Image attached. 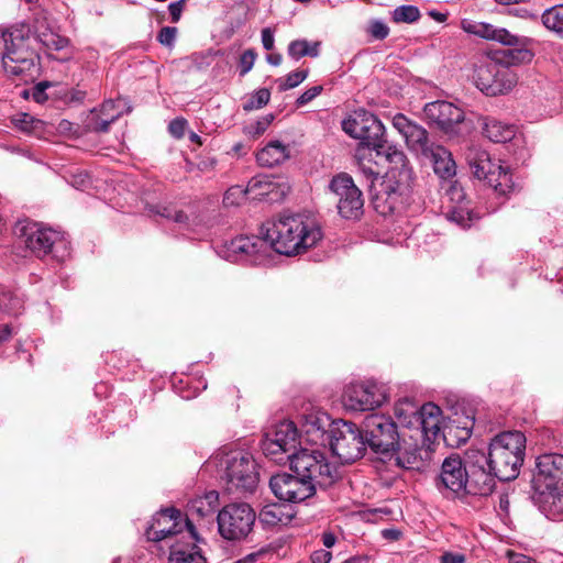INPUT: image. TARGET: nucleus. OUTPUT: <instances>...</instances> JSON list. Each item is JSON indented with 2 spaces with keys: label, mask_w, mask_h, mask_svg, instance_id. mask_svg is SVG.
I'll use <instances>...</instances> for the list:
<instances>
[{
  "label": "nucleus",
  "mask_w": 563,
  "mask_h": 563,
  "mask_svg": "<svg viewBox=\"0 0 563 563\" xmlns=\"http://www.w3.org/2000/svg\"><path fill=\"white\" fill-rule=\"evenodd\" d=\"M321 43L313 42L310 43L307 40H295L288 45V55L298 60L303 56L317 57L319 56V48Z\"/></svg>",
  "instance_id": "obj_33"
},
{
  "label": "nucleus",
  "mask_w": 563,
  "mask_h": 563,
  "mask_svg": "<svg viewBox=\"0 0 563 563\" xmlns=\"http://www.w3.org/2000/svg\"><path fill=\"white\" fill-rule=\"evenodd\" d=\"M369 32L373 37H375L377 40H384L388 36L389 29L385 23H383L380 21H374L371 24Z\"/></svg>",
  "instance_id": "obj_51"
},
{
  "label": "nucleus",
  "mask_w": 563,
  "mask_h": 563,
  "mask_svg": "<svg viewBox=\"0 0 563 563\" xmlns=\"http://www.w3.org/2000/svg\"><path fill=\"white\" fill-rule=\"evenodd\" d=\"M224 477L229 493H253L258 484L256 463L251 454L243 451H232L225 455Z\"/></svg>",
  "instance_id": "obj_8"
},
{
  "label": "nucleus",
  "mask_w": 563,
  "mask_h": 563,
  "mask_svg": "<svg viewBox=\"0 0 563 563\" xmlns=\"http://www.w3.org/2000/svg\"><path fill=\"white\" fill-rule=\"evenodd\" d=\"M219 495L216 490H210L203 496L191 499L187 505V512L184 519L200 520L213 515L218 507Z\"/></svg>",
  "instance_id": "obj_28"
},
{
  "label": "nucleus",
  "mask_w": 563,
  "mask_h": 563,
  "mask_svg": "<svg viewBox=\"0 0 563 563\" xmlns=\"http://www.w3.org/2000/svg\"><path fill=\"white\" fill-rule=\"evenodd\" d=\"M356 157L358 159L360 170L366 176V178L372 179L378 176L377 172H375L371 166H367L364 163L365 152H363V148H357Z\"/></svg>",
  "instance_id": "obj_50"
},
{
  "label": "nucleus",
  "mask_w": 563,
  "mask_h": 563,
  "mask_svg": "<svg viewBox=\"0 0 563 563\" xmlns=\"http://www.w3.org/2000/svg\"><path fill=\"white\" fill-rule=\"evenodd\" d=\"M177 35V29L174 26H164L157 34V41L159 44L172 47L175 43Z\"/></svg>",
  "instance_id": "obj_47"
},
{
  "label": "nucleus",
  "mask_w": 563,
  "mask_h": 563,
  "mask_svg": "<svg viewBox=\"0 0 563 563\" xmlns=\"http://www.w3.org/2000/svg\"><path fill=\"white\" fill-rule=\"evenodd\" d=\"M269 487L279 500L288 503H301L316 494L311 482L297 474L277 473L271 477Z\"/></svg>",
  "instance_id": "obj_20"
},
{
  "label": "nucleus",
  "mask_w": 563,
  "mask_h": 563,
  "mask_svg": "<svg viewBox=\"0 0 563 563\" xmlns=\"http://www.w3.org/2000/svg\"><path fill=\"white\" fill-rule=\"evenodd\" d=\"M468 470L459 455L446 457L441 467L437 486L440 490L445 489L453 495H461L467 484Z\"/></svg>",
  "instance_id": "obj_22"
},
{
  "label": "nucleus",
  "mask_w": 563,
  "mask_h": 563,
  "mask_svg": "<svg viewBox=\"0 0 563 563\" xmlns=\"http://www.w3.org/2000/svg\"><path fill=\"white\" fill-rule=\"evenodd\" d=\"M483 134L494 143H506L511 141L517 132L514 124L501 122L495 118L483 119Z\"/></svg>",
  "instance_id": "obj_30"
},
{
  "label": "nucleus",
  "mask_w": 563,
  "mask_h": 563,
  "mask_svg": "<svg viewBox=\"0 0 563 563\" xmlns=\"http://www.w3.org/2000/svg\"><path fill=\"white\" fill-rule=\"evenodd\" d=\"M260 521L266 526H276L284 521L283 507L278 504L266 505L258 515Z\"/></svg>",
  "instance_id": "obj_37"
},
{
  "label": "nucleus",
  "mask_w": 563,
  "mask_h": 563,
  "mask_svg": "<svg viewBox=\"0 0 563 563\" xmlns=\"http://www.w3.org/2000/svg\"><path fill=\"white\" fill-rule=\"evenodd\" d=\"M12 37V33H8L5 30L0 27V48L4 47V51L7 49V46L10 45Z\"/></svg>",
  "instance_id": "obj_63"
},
{
  "label": "nucleus",
  "mask_w": 563,
  "mask_h": 563,
  "mask_svg": "<svg viewBox=\"0 0 563 563\" xmlns=\"http://www.w3.org/2000/svg\"><path fill=\"white\" fill-rule=\"evenodd\" d=\"M393 125L404 136L408 147L422 156L435 145L429 140V133L423 126L402 113L393 118Z\"/></svg>",
  "instance_id": "obj_23"
},
{
  "label": "nucleus",
  "mask_w": 563,
  "mask_h": 563,
  "mask_svg": "<svg viewBox=\"0 0 563 563\" xmlns=\"http://www.w3.org/2000/svg\"><path fill=\"white\" fill-rule=\"evenodd\" d=\"M441 413L440 407L435 404H424L420 407L417 420L409 421V428L416 429L427 441H431L440 432Z\"/></svg>",
  "instance_id": "obj_24"
},
{
  "label": "nucleus",
  "mask_w": 563,
  "mask_h": 563,
  "mask_svg": "<svg viewBox=\"0 0 563 563\" xmlns=\"http://www.w3.org/2000/svg\"><path fill=\"white\" fill-rule=\"evenodd\" d=\"M423 112L430 124L448 134L455 132V126L464 121L463 110L449 101L429 102Z\"/></svg>",
  "instance_id": "obj_21"
},
{
  "label": "nucleus",
  "mask_w": 563,
  "mask_h": 563,
  "mask_svg": "<svg viewBox=\"0 0 563 563\" xmlns=\"http://www.w3.org/2000/svg\"><path fill=\"white\" fill-rule=\"evenodd\" d=\"M517 40H519L518 43L505 44L509 48L500 49L496 53V63L510 68L511 66L529 64L533 59L534 53L529 47L532 44V40L518 35Z\"/></svg>",
  "instance_id": "obj_25"
},
{
  "label": "nucleus",
  "mask_w": 563,
  "mask_h": 563,
  "mask_svg": "<svg viewBox=\"0 0 563 563\" xmlns=\"http://www.w3.org/2000/svg\"><path fill=\"white\" fill-rule=\"evenodd\" d=\"M330 448L342 463H354L366 452L367 443L363 429L351 421L335 422L330 431Z\"/></svg>",
  "instance_id": "obj_9"
},
{
  "label": "nucleus",
  "mask_w": 563,
  "mask_h": 563,
  "mask_svg": "<svg viewBox=\"0 0 563 563\" xmlns=\"http://www.w3.org/2000/svg\"><path fill=\"white\" fill-rule=\"evenodd\" d=\"M466 159L473 175L486 181L498 196L507 197L514 191L512 175L499 162H494L486 151L471 148Z\"/></svg>",
  "instance_id": "obj_7"
},
{
  "label": "nucleus",
  "mask_w": 563,
  "mask_h": 563,
  "mask_svg": "<svg viewBox=\"0 0 563 563\" xmlns=\"http://www.w3.org/2000/svg\"><path fill=\"white\" fill-rule=\"evenodd\" d=\"M541 20L549 31L563 38V4H556L547 9L542 13Z\"/></svg>",
  "instance_id": "obj_32"
},
{
  "label": "nucleus",
  "mask_w": 563,
  "mask_h": 563,
  "mask_svg": "<svg viewBox=\"0 0 563 563\" xmlns=\"http://www.w3.org/2000/svg\"><path fill=\"white\" fill-rule=\"evenodd\" d=\"M186 125L187 121L185 119L177 118L170 121L168 130L172 135H174L177 139H180L185 134Z\"/></svg>",
  "instance_id": "obj_52"
},
{
  "label": "nucleus",
  "mask_w": 563,
  "mask_h": 563,
  "mask_svg": "<svg viewBox=\"0 0 563 563\" xmlns=\"http://www.w3.org/2000/svg\"><path fill=\"white\" fill-rule=\"evenodd\" d=\"M262 43L266 51H272L274 47V34L269 27L262 30Z\"/></svg>",
  "instance_id": "obj_57"
},
{
  "label": "nucleus",
  "mask_w": 563,
  "mask_h": 563,
  "mask_svg": "<svg viewBox=\"0 0 563 563\" xmlns=\"http://www.w3.org/2000/svg\"><path fill=\"white\" fill-rule=\"evenodd\" d=\"M384 462L400 470L421 472L429 466L433 451L430 445H420L417 442L402 439L401 442L398 441Z\"/></svg>",
  "instance_id": "obj_17"
},
{
  "label": "nucleus",
  "mask_w": 563,
  "mask_h": 563,
  "mask_svg": "<svg viewBox=\"0 0 563 563\" xmlns=\"http://www.w3.org/2000/svg\"><path fill=\"white\" fill-rule=\"evenodd\" d=\"M257 54L254 49H246L240 57V75L245 76L254 65Z\"/></svg>",
  "instance_id": "obj_46"
},
{
  "label": "nucleus",
  "mask_w": 563,
  "mask_h": 563,
  "mask_svg": "<svg viewBox=\"0 0 563 563\" xmlns=\"http://www.w3.org/2000/svg\"><path fill=\"white\" fill-rule=\"evenodd\" d=\"M364 434L367 445L384 461L400 440L397 424L390 417L373 413L364 420Z\"/></svg>",
  "instance_id": "obj_14"
},
{
  "label": "nucleus",
  "mask_w": 563,
  "mask_h": 563,
  "mask_svg": "<svg viewBox=\"0 0 563 563\" xmlns=\"http://www.w3.org/2000/svg\"><path fill=\"white\" fill-rule=\"evenodd\" d=\"M38 40L47 48L55 51H62L68 45V40L66 37L59 36L55 33H41L38 34Z\"/></svg>",
  "instance_id": "obj_44"
},
{
  "label": "nucleus",
  "mask_w": 563,
  "mask_h": 563,
  "mask_svg": "<svg viewBox=\"0 0 563 563\" xmlns=\"http://www.w3.org/2000/svg\"><path fill=\"white\" fill-rule=\"evenodd\" d=\"M462 29L470 34H474L485 40L496 41L500 44L518 43L517 35L510 33L503 27H496L493 24L485 22H475L463 20Z\"/></svg>",
  "instance_id": "obj_26"
},
{
  "label": "nucleus",
  "mask_w": 563,
  "mask_h": 563,
  "mask_svg": "<svg viewBox=\"0 0 563 563\" xmlns=\"http://www.w3.org/2000/svg\"><path fill=\"white\" fill-rule=\"evenodd\" d=\"M265 122H262L261 120L256 121L254 124H251L245 128V131L249 135L252 137H257L262 135L266 131Z\"/></svg>",
  "instance_id": "obj_55"
},
{
  "label": "nucleus",
  "mask_w": 563,
  "mask_h": 563,
  "mask_svg": "<svg viewBox=\"0 0 563 563\" xmlns=\"http://www.w3.org/2000/svg\"><path fill=\"white\" fill-rule=\"evenodd\" d=\"M271 99V92L267 88H261L255 91L251 98L243 104L245 111L261 109L268 103Z\"/></svg>",
  "instance_id": "obj_39"
},
{
  "label": "nucleus",
  "mask_w": 563,
  "mask_h": 563,
  "mask_svg": "<svg viewBox=\"0 0 563 563\" xmlns=\"http://www.w3.org/2000/svg\"><path fill=\"white\" fill-rule=\"evenodd\" d=\"M52 84L49 81H41L36 84L32 88V98L37 103H43L47 100L46 89L49 88Z\"/></svg>",
  "instance_id": "obj_48"
},
{
  "label": "nucleus",
  "mask_w": 563,
  "mask_h": 563,
  "mask_svg": "<svg viewBox=\"0 0 563 563\" xmlns=\"http://www.w3.org/2000/svg\"><path fill=\"white\" fill-rule=\"evenodd\" d=\"M184 4H185V0H178L176 2H172L168 5L170 18L174 23L179 21Z\"/></svg>",
  "instance_id": "obj_54"
},
{
  "label": "nucleus",
  "mask_w": 563,
  "mask_h": 563,
  "mask_svg": "<svg viewBox=\"0 0 563 563\" xmlns=\"http://www.w3.org/2000/svg\"><path fill=\"white\" fill-rule=\"evenodd\" d=\"M298 431L294 422L283 421L266 432L261 440L263 454L277 464H284L297 454Z\"/></svg>",
  "instance_id": "obj_11"
},
{
  "label": "nucleus",
  "mask_w": 563,
  "mask_h": 563,
  "mask_svg": "<svg viewBox=\"0 0 563 563\" xmlns=\"http://www.w3.org/2000/svg\"><path fill=\"white\" fill-rule=\"evenodd\" d=\"M332 558L331 552L327 550H318L311 554L312 563H329Z\"/></svg>",
  "instance_id": "obj_58"
},
{
  "label": "nucleus",
  "mask_w": 563,
  "mask_h": 563,
  "mask_svg": "<svg viewBox=\"0 0 563 563\" xmlns=\"http://www.w3.org/2000/svg\"><path fill=\"white\" fill-rule=\"evenodd\" d=\"M246 189H243L241 186H233L225 191L223 205L225 207L240 206L246 200Z\"/></svg>",
  "instance_id": "obj_40"
},
{
  "label": "nucleus",
  "mask_w": 563,
  "mask_h": 563,
  "mask_svg": "<svg viewBox=\"0 0 563 563\" xmlns=\"http://www.w3.org/2000/svg\"><path fill=\"white\" fill-rule=\"evenodd\" d=\"M2 67L8 76L20 79L33 78L38 71V56L27 47L22 37L11 38L2 55Z\"/></svg>",
  "instance_id": "obj_16"
},
{
  "label": "nucleus",
  "mask_w": 563,
  "mask_h": 563,
  "mask_svg": "<svg viewBox=\"0 0 563 563\" xmlns=\"http://www.w3.org/2000/svg\"><path fill=\"white\" fill-rule=\"evenodd\" d=\"M266 60L273 66H279L282 64L283 57L278 53L268 54L266 56Z\"/></svg>",
  "instance_id": "obj_64"
},
{
  "label": "nucleus",
  "mask_w": 563,
  "mask_h": 563,
  "mask_svg": "<svg viewBox=\"0 0 563 563\" xmlns=\"http://www.w3.org/2000/svg\"><path fill=\"white\" fill-rule=\"evenodd\" d=\"M309 75L308 69L289 73L284 79H279V90L286 91L299 86Z\"/></svg>",
  "instance_id": "obj_41"
},
{
  "label": "nucleus",
  "mask_w": 563,
  "mask_h": 563,
  "mask_svg": "<svg viewBox=\"0 0 563 563\" xmlns=\"http://www.w3.org/2000/svg\"><path fill=\"white\" fill-rule=\"evenodd\" d=\"M219 533L229 541H241L252 532L256 514L246 503H232L219 511Z\"/></svg>",
  "instance_id": "obj_12"
},
{
  "label": "nucleus",
  "mask_w": 563,
  "mask_h": 563,
  "mask_svg": "<svg viewBox=\"0 0 563 563\" xmlns=\"http://www.w3.org/2000/svg\"><path fill=\"white\" fill-rule=\"evenodd\" d=\"M507 556L509 559V563H536L533 559L510 550L507 552Z\"/></svg>",
  "instance_id": "obj_59"
},
{
  "label": "nucleus",
  "mask_w": 563,
  "mask_h": 563,
  "mask_svg": "<svg viewBox=\"0 0 563 563\" xmlns=\"http://www.w3.org/2000/svg\"><path fill=\"white\" fill-rule=\"evenodd\" d=\"M13 124L21 131L31 133L42 123L29 113H19L12 119Z\"/></svg>",
  "instance_id": "obj_42"
},
{
  "label": "nucleus",
  "mask_w": 563,
  "mask_h": 563,
  "mask_svg": "<svg viewBox=\"0 0 563 563\" xmlns=\"http://www.w3.org/2000/svg\"><path fill=\"white\" fill-rule=\"evenodd\" d=\"M516 84L517 76L511 68L496 62L481 66L476 73V85L487 96L507 93Z\"/></svg>",
  "instance_id": "obj_19"
},
{
  "label": "nucleus",
  "mask_w": 563,
  "mask_h": 563,
  "mask_svg": "<svg viewBox=\"0 0 563 563\" xmlns=\"http://www.w3.org/2000/svg\"><path fill=\"white\" fill-rule=\"evenodd\" d=\"M57 131L62 134L73 133L74 124L68 120H60L57 124Z\"/></svg>",
  "instance_id": "obj_61"
},
{
  "label": "nucleus",
  "mask_w": 563,
  "mask_h": 563,
  "mask_svg": "<svg viewBox=\"0 0 563 563\" xmlns=\"http://www.w3.org/2000/svg\"><path fill=\"white\" fill-rule=\"evenodd\" d=\"M423 157L429 158L433 164V170L443 179L455 176L456 165L452 154L442 145L435 144Z\"/></svg>",
  "instance_id": "obj_29"
},
{
  "label": "nucleus",
  "mask_w": 563,
  "mask_h": 563,
  "mask_svg": "<svg viewBox=\"0 0 563 563\" xmlns=\"http://www.w3.org/2000/svg\"><path fill=\"white\" fill-rule=\"evenodd\" d=\"M146 210L175 223L186 224L188 222V216L183 210H175L170 206L147 205Z\"/></svg>",
  "instance_id": "obj_34"
},
{
  "label": "nucleus",
  "mask_w": 563,
  "mask_h": 563,
  "mask_svg": "<svg viewBox=\"0 0 563 563\" xmlns=\"http://www.w3.org/2000/svg\"><path fill=\"white\" fill-rule=\"evenodd\" d=\"M117 108H118L117 101L107 100L101 104V107L99 109V114L104 115V117H108L110 114H115L117 112H120Z\"/></svg>",
  "instance_id": "obj_56"
},
{
  "label": "nucleus",
  "mask_w": 563,
  "mask_h": 563,
  "mask_svg": "<svg viewBox=\"0 0 563 563\" xmlns=\"http://www.w3.org/2000/svg\"><path fill=\"white\" fill-rule=\"evenodd\" d=\"M289 157V150L279 141H272L256 154V161L261 166L273 167Z\"/></svg>",
  "instance_id": "obj_31"
},
{
  "label": "nucleus",
  "mask_w": 563,
  "mask_h": 563,
  "mask_svg": "<svg viewBox=\"0 0 563 563\" xmlns=\"http://www.w3.org/2000/svg\"><path fill=\"white\" fill-rule=\"evenodd\" d=\"M23 309V301L9 289L0 290V310L7 314L16 316Z\"/></svg>",
  "instance_id": "obj_35"
},
{
  "label": "nucleus",
  "mask_w": 563,
  "mask_h": 563,
  "mask_svg": "<svg viewBox=\"0 0 563 563\" xmlns=\"http://www.w3.org/2000/svg\"><path fill=\"white\" fill-rule=\"evenodd\" d=\"M145 536L147 541H166L168 545L177 540H198V532L190 519H184L180 510L168 507L157 511L148 523Z\"/></svg>",
  "instance_id": "obj_5"
},
{
  "label": "nucleus",
  "mask_w": 563,
  "mask_h": 563,
  "mask_svg": "<svg viewBox=\"0 0 563 563\" xmlns=\"http://www.w3.org/2000/svg\"><path fill=\"white\" fill-rule=\"evenodd\" d=\"M289 465L295 474L311 482L314 492L317 487L325 488L341 477L339 467L329 462L327 454L320 450L300 449L292 455Z\"/></svg>",
  "instance_id": "obj_4"
},
{
  "label": "nucleus",
  "mask_w": 563,
  "mask_h": 563,
  "mask_svg": "<svg viewBox=\"0 0 563 563\" xmlns=\"http://www.w3.org/2000/svg\"><path fill=\"white\" fill-rule=\"evenodd\" d=\"M420 407L409 399L400 400L395 406V415L400 423L409 428L410 420H417Z\"/></svg>",
  "instance_id": "obj_36"
},
{
  "label": "nucleus",
  "mask_w": 563,
  "mask_h": 563,
  "mask_svg": "<svg viewBox=\"0 0 563 563\" xmlns=\"http://www.w3.org/2000/svg\"><path fill=\"white\" fill-rule=\"evenodd\" d=\"M420 19V11L416 5H399L393 11V21L396 23H413Z\"/></svg>",
  "instance_id": "obj_38"
},
{
  "label": "nucleus",
  "mask_w": 563,
  "mask_h": 563,
  "mask_svg": "<svg viewBox=\"0 0 563 563\" xmlns=\"http://www.w3.org/2000/svg\"><path fill=\"white\" fill-rule=\"evenodd\" d=\"M534 489L542 496L543 503H562L559 489L563 487V454L545 453L537 457L536 474L533 476Z\"/></svg>",
  "instance_id": "obj_10"
},
{
  "label": "nucleus",
  "mask_w": 563,
  "mask_h": 563,
  "mask_svg": "<svg viewBox=\"0 0 563 563\" xmlns=\"http://www.w3.org/2000/svg\"><path fill=\"white\" fill-rule=\"evenodd\" d=\"M388 400V388L374 379L350 383L342 394V404L351 411H367Z\"/></svg>",
  "instance_id": "obj_13"
},
{
  "label": "nucleus",
  "mask_w": 563,
  "mask_h": 563,
  "mask_svg": "<svg viewBox=\"0 0 563 563\" xmlns=\"http://www.w3.org/2000/svg\"><path fill=\"white\" fill-rule=\"evenodd\" d=\"M18 231L24 245L37 257L51 254L53 258L63 261L69 254L68 241L58 231L36 222H25Z\"/></svg>",
  "instance_id": "obj_6"
},
{
  "label": "nucleus",
  "mask_w": 563,
  "mask_h": 563,
  "mask_svg": "<svg viewBox=\"0 0 563 563\" xmlns=\"http://www.w3.org/2000/svg\"><path fill=\"white\" fill-rule=\"evenodd\" d=\"M322 90H323L322 86H313V87L307 89L303 93H301L297 98V100H296L297 107H302V106L307 104L308 102L313 100L317 96H319Z\"/></svg>",
  "instance_id": "obj_49"
},
{
  "label": "nucleus",
  "mask_w": 563,
  "mask_h": 563,
  "mask_svg": "<svg viewBox=\"0 0 563 563\" xmlns=\"http://www.w3.org/2000/svg\"><path fill=\"white\" fill-rule=\"evenodd\" d=\"M120 115L121 112H117L115 114H110L108 117L99 114L91 123L92 131L98 133L108 132L111 123L118 120Z\"/></svg>",
  "instance_id": "obj_45"
},
{
  "label": "nucleus",
  "mask_w": 563,
  "mask_h": 563,
  "mask_svg": "<svg viewBox=\"0 0 563 563\" xmlns=\"http://www.w3.org/2000/svg\"><path fill=\"white\" fill-rule=\"evenodd\" d=\"M198 540H177L169 544L168 563H207L201 550L197 545Z\"/></svg>",
  "instance_id": "obj_27"
},
{
  "label": "nucleus",
  "mask_w": 563,
  "mask_h": 563,
  "mask_svg": "<svg viewBox=\"0 0 563 563\" xmlns=\"http://www.w3.org/2000/svg\"><path fill=\"white\" fill-rule=\"evenodd\" d=\"M329 189L336 198L338 212L342 218L347 220L361 218L364 211L363 194L349 174L341 173L334 176L329 184Z\"/></svg>",
  "instance_id": "obj_15"
},
{
  "label": "nucleus",
  "mask_w": 563,
  "mask_h": 563,
  "mask_svg": "<svg viewBox=\"0 0 563 563\" xmlns=\"http://www.w3.org/2000/svg\"><path fill=\"white\" fill-rule=\"evenodd\" d=\"M466 556L457 552H444L441 558V563H465Z\"/></svg>",
  "instance_id": "obj_53"
},
{
  "label": "nucleus",
  "mask_w": 563,
  "mask_h": 563,
  "mask_svg": "<svg viewBox=\"0 0 563 563\" xmlns=\"http://www.w3.org/2000/svg\"><path fill=\"white\" fill-rule=\"evenodd\" d=\"M526 435L521 431H506L495 435L486 455L487 466L501 482L518 477L526 454Z\"/></svg>",
  "instance_id": "obj_3"
},
{
  "label": "nucleus",
  "mask_w": 563,
  "mask_h": 563,
  "mask_svg": "<svg viewBox=\"0 0 563 563\" xmlns=\"http://www.w3.org/2000/svg\"><path fill=\"white\" fill-rule=\"evenodd\" d=\"M446 218L461 225L462 228H468L472 224L473 217L472 212L467 209L456 207L446 213Z\"/></svg>",
  "instance_id": "obj_43"
},
{
  "label": "nucleus",
  "mask_w": 563,
  "mask_h": 563,
  "mask_svg": "<svg viewBox=\"0 0 563 563\" xmlns=\"http://www.w3.org/2000/svg\"><path fill=\"white\" fill-rule=\"evenodd\" d=\"M264 238L240 235L223 245L221 256L230 262L265 265L271 251L287 256L297 255L313 247L322 231L316 220L307 214H283L277 221L263 225Z\"/></svg>",
  "instance_id": "obj_1"
},
{
  "label": "nucleus",
  "mask_w": 563,
  "mask_h": 563,
  "mask_svg": "<svg viewBox=\"0 0 563 563\" xmlns=\"http://www.w3.org/2000/svg\"><path fill=\"white\" fill-rule=\"evenodd\" d=\"M343 131L351 137L360 140L358 148L374 151L376 156L389 164L382 195L386 196L388 208L393 211L402 197L409 195L413 185V170L400 148L387 141L385 126L376 115L361 110L342 121Z\"/></svg>",
  "instance_id": "obj_2"
},
{
  "label": "nucleus",
  "mask_w": 563,
  "mask_h": 563,
  "mask_svg": "<svg viewBox=\"0 0 563 563\" xmlns=\"http://www.w3.org/2000/svg\"><path fill=\"white\" fill-rule=\"evenodd\" d=\"M336 542V537L333 532L325 531L322 533V543L327 549L332 548Z\"/></svg>",
  "instance_id": "obj_62"
},
{
  "label": "nucleus",
  "mask_w": 563,
  "mask_h": 563,
  "mask_svg": "<svg viewBox=\"0 0 563 563\" xmlns=\"http://www.w3.org/2000/svg\"><path fill=\"white\" fill-rule=\"evenodd\" d=\"M466 457L471 464L467 474V484L463 494H470L474 496H488L490 495L496 486V476L487 465L486 454L478 450H468Z\"/></svg>",
  "instance_id": "obj_18"
},
{
  "label": "nucleus",
  "mask_w": 563,
  "mask_h": 563,
  "mask_svg": "<svg viewBox=\"0 0 563 563\" xmlns=\"http://www.w3.org/2000/svg\"><path fill=\"white\" fill-rule=\"evenodd\" d=\"M517 16H520L522 19H531L536 20L538 18V14L533 13L528 7H521L518 9H514L511 11Z\"/></svg>",
  "instance_id": "obj_60"
}]
</instances>
